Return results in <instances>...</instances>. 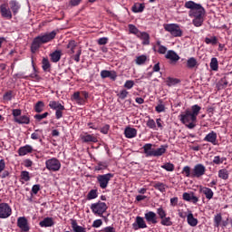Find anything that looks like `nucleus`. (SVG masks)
Wrapping results in <instances>:
<instances>
[{
	"instance_id": "f257e3e1",
	"label": "nucleus",
	"mask_w": 232,
	"mask_h": 232,
	"mask_svg": "<svg viewBox=\"0 0 232 232\" xmlns=\"http://www.w3.org/2000/svg\"><path fill=\"white\" fill-rule=\"evenodd\" d=\"M202 108L198 105H193L190 110H186L179 115V121L185 124L188 130H193L197 126V117L200 113Z\"/></svg>"
},
{
	"instance_id": "f03ea898",
	"label": "nucleus",
	"mask_w": 232,
	"mask_h": 232,
	"mask_svg": "<svg viewBox=\"0 0 232 232\" xmlns=\"http://www.w3.org/2000/svg\"><path fill=\"white\" fill-rule=\"evenodd\" d=\"M55 35H57V32L53 31L51 33L41 34L35 37L31 46L32 52H36L37 50H39V48H41V44L50 43V41H53V39H55Z\"/></svg>"
},
{
	"instance_id": "7ed1b4c3",
	"label": "nucleus",
	"mask_w": 232,
	"mask_h": 232,
	"mask_svg": "<svg viewBox=\"0 0 232 232\" xmlns=\"http://www.w3.org/2000/svg\"><path fill=\"white\" fill-rule=\"evenodd\" d=\"M185 8L189 10V17H204L206 15V10L200 4H197L193 1H188L185 3Z\"/></svg>"
},
{
	"instance_id": "20e7f679",
	"label": "nucleus",
	"mask_w": 232,
	"mask_h": 232,
	"mask_svg": "<svg viewBox=\"0 0 232 232\" xmlns=\"http://www.w3.org/2000/svg\"><path fill=\"white\" fill-rule=\"evenodd\" d=\"M168 150V146L161 145L159 149H153V144L147 143L143 146V153L146 157H162L166 150Z\"/></svg>"
},
{
	"instance_id": "39448f33",
	"label": "nucleus",
	"mask_w": 232,
	"mask_h": 232,
	"mask_svg": "<svg viewBox=\"0 0 232 232\" xmlns=\"http://www.w3.org/2000/svg\"><path fill=\"white\" fill-rule=\"evenodd\" d=\"M67 53H69V55H72L71 58H72L73 61H75L76 63H79V61H81V53H82V50H81V48L77 50L76 41L71 40L67 44ZM75 50H77L76 53Z\"/></svg>"
},
{
	"instance_id": "423d86ee",
	"label": "nucleus",
	"mask_w": 232,
	"mask_h": 232,
	"mask_svg": "<svg viewBox=\"0 0 232 232\" xmlns=\"http://www.w3.org/2000/svg\"><path fill=\"white\" fill-rule=\"evenodd\" d=\"M91 210L96 217L104 218V212L108 210V205L105 202L98 201L91 205Z\"/></svg>"
},
{
	"instance_id": "0eeeda50",
	"label": "nucleus",
	"mask_w": 232,
	"mask_h": 232,
	"mask_svg": "<svg viewBox=\"0 0 232 232\" xmlns=\"http://www.w3.org/2000/svg\"><path fill=\"white\" fill-rule=\"evenodd\" d=\"M166 32L170 33L172 37H182V29L177 24H166L164 25Z\"/></svg>"
},
{
	"instance_id": "6e6552de",
	"label": "nucleus",
	"mask_w": 232,
	"mask_h": 232,
	"mask_svg": "<svg viewBox=\"0 0 232 232\" xmlns=\"http://www.w3.org/2000/svg\"><path fill=\"white\" fill-rule=\"evenodd\" d=\"M112 177H113V174L111 173L98 175L96 179L100 188L102 189H106Z\"/></svg>"
},
{
	"instance_id": "1a4fd4ad",
	"label": "nucleus",
	"mask_w": 232,
	"mask_h": 232,
	"mask_svg": "<svg viewBox=\"0 0 232 232\" xmlns=\"http://www.w3.org/2000/svg\"><path fill=\"white\" fill-rule=\"evenodd\" d=\"M45 168L49 171H59L61 169V161L56 158H52L45 161Z\"/></svg>"
},
{
	"instance_id": "9d476101",
	"label": "nucleus",
	"mask_w": 232,
	"mask_h": 232,
	"mask_svg": "<svg viewBox=\"0 0 232 232\" xmlns=\"http://www.w3.org/2000/svg\"><path fill=\"white\" fill-rule=\"evenodd\" d=\"M12 217V207L8 203H0V218Z\"/></svg>"
},
{
	"instance_id": "9b49d317",
	"label": "nucleus",
	"mask_w": 232,
	"mask_h": 232,
	"mask_svg": "<svg viewBox=\"0 0 232 232\" xmlns=\"http://www.w3.org/2000/svg\"><path fill=\"white\" fill-rule=\"evenodd\" d=\"M203 175H206V167L202 164H197L192 169L191 177L200 179Z\"/></svg>"
},
{
	"instance_id": "f8f14e48",
	"label": "nucleus",
	"mask_w": 232,
	"mask_h": 232,
	"mask_svg": "<svg viewBox=\"0 0 232 232\" xmlns=\"http://www.w3.org/2000/svg\"><path fill=\"white\" fill-rule=\"evenodd\" d=\"M146 227H148V225L146 224L144 218L140 216L136 217L135 221L132 224V228L137 231L138 229H146Z\"/></svg>"
},
{
	"instance_id": "ddd939ff",
	"label": "nucleus",
	"mask_w": 232,
	"mask_h": 232,
	"mask_svg": "<svg viewBox=\"0 0 232 232\" xmlns=\"http://www.w3.org/2000/svg\"><path fill=\"white\" fill-rule=\"evenodd\" d=\"M218 135L215 131H210L208 134H207L203 140L205 142H210L213 146H218V140H217Z\"/></svg>"
},
{
	"instance_id": "4468645a",
	"label": "nucleus",
	"mask_w": 232,
	"mask_h": 232,
	"mask_svg": "<svg viewBox=\"0 0 232 232\" xmlns=\"http://www.w3.org/2000/svg\"><path fill=\"white\" fill-rule=\"evenodd\" d=\"M17 226L21 228V231L27 232L30 231V227L28 226V220L24 217L18 218Z\"/></svg>"
},
{
	"instance_id": "2eb2a0df",
	"label": "nucleus",
	"mask_w": 232,
	"mask_h": 232,
	"mask_svg": "<svg viewBox=\"0 0 232 232\" xmlns=\"http://www.w3.org/2000/svg\"><path fill=\"white\" fill-rule=\"evenodd\" d=\"M102 79H111V81H115L117 79V72L115 71H108L103 70L101 72Z\"/></svg>"
},
{
	"instance_id": "dca6fc26",
	"label": "nucleus",
	"mask_w": 232,
	"mask_h": 232,
	"mask_svg": "<svg viewBox=\"0 0 232 232\" xmlns=\"http://www.w3.org/2000/svg\"><path fill=\"white\" fill-rule=\"evenodd\" d=\"M144 218L148 224H157V214L153 211H148L144 214Z\"/></svg>"
},
{
	"instance_id": "f3484780",
	"label": "nucleus",
	"mask_w": 232,
	"mask_h": 232,
	"mask_svg": "<svg viewBox=\"0 0 232 232\" xmlns=\"http://www.w3.org/2000/svg\"><path fill=\"white\" fill-rule=\"evenodd\" d=\"M0 12L2 17H5V19H12V11L5 4L0 5Z\"/></svg>"
},
{
	"instance_id": "a211bd4d",
	"label": "nucleus",
	"mask_w": 232,
	"mask_h": 232,
	"mask_svg": "<svg viewBox=\"0 0 232 232\" xmlns=\"http://www.w3.org/2000/svg\"><path fill=\"white\" fill-rule=\"evenodd\" d=\"M199 193H203L208 200H211V198H213V196L215 195L211 188L203 186H199Z\"/></svg>"
},
{
	"instance_id": "6ab92c4d",
	"label": "nucleus",
	"mask_w": 232,
	"mask_h": 232,
	"mask_svg": "<svg viewBox=\"0 0 232 232\" xmlns=\"http://www.w3.org/2000/svg\"><path fill=\"white\" fill-rule=\"evenodd\" d=\"M183 200H186V202H192L193 204H197V202H198V198H197L193 192H184Z\"/></svg>"
},
{
	"instance_id": "aec40b11",
	"label": "nucleus",
	"mask_w": 232,
	"mask_h": 232,
	"mask_svg": "<svg viewBox=\"0 0 232 232\" xmlns=\"http://www.w3.org/2000/svg\"><path fill=\"white\" fill-rule=\"evenodd\" d=\"M124 135L127 139H135L137 137V129L127 127L124 130Z\"/></svg>"
},
{
	"instance_id": "412c9836",
	"label": "nucleus",
	"mask_w": 232,
	"mask_h": 232,
	"mask_svg": "<svg viewBox=\"0 0 232 232\" xmlns=\"http://www.w3.org/2000/svg\"><path fill=\"white\" fill-rule=\"evenodd\" d=\"M165 57L166 59H169V61H170L171 63H177L180 59V56H179V54H177L175 51L171 50L167 52Z\"/></svg>"
},
{
	"instance_id": "4be33fe9",
	"label": "nucleus",
	"mask_w": 232,
	"mask_h": 232,
	"mask_svg": "<svg viewBox=\"0 0 232 232\" xmlns=\"http://www.w3.org/2000/svg\"><path fill=\"white\" fill-rule=\"evenodd\" d=\"M32 151H34V148L30 145H25L19 148L18 155L19 157H24V155H28V153H32Z\"/></svg>"
},
{
	"instance_id": "5701e85b",
	"label": "nucleus",
	"mask_w": 232,
	"mask_h": 232,
	"mask_svg": "<svg viewBox=\"0 0 232 232\" xmlns=\"http://www.w3.org/2000/svg\"><path fill=\"white\" fill-rule=\"evenodd\" d=\"M71 101H74L77 104L82 105L86 102L84 98L81 97V93L79 92H76L72 94L71 97Z\"/></svg>"
},
{
	"instance_id": "b1692460",
	"label": "nucleus",
	"mask_w": 232,
	"mask_h": 232,
	"mask_svg": "<svg viewBox=\"0 0 232 232\" xmlns=\"http://www.w3.org/2000/svg\"><path fill=\"white\" fill-rule=\"evenodd\" d=\"M54 224L53 218H45L39 223L41 227H52Z\"/></svg>"
},
{
	"instance_id": "393cba45",
	"label": "nucleus",
	"mask_w": 232,
	"mask_h": 232,
	"mask_svg": "<svg viewBox=\"0 0 232 232\" xmlns=\"http://www.w3.org/2000/svg\"><path fill=\"white\" fill-rule=\"evenodd\" d=\"M187 222L191 227H195L198 224V219L195 218L193 213L189 212L187 216Z\"/></svg>"
},
{
	"instance_id": "a878e982",
	"label": "nucleus",
	"mask_w": 232,
	"mask_h": 232,
	"mask_svg": "<svg viewBox=\"0 0 232 232\" xmlns=\"http://www.w3.org/2000/svg\"><path fill=\"white\" fill-rule=\"evenodd\" d=\"M139 39H141L142 44L148 45L150 44V34L146 32H140L138 34Z\"/></svg>"
},
{
	"instance_id": "bb28decb",
	"label": "nucleus",
	"mask_w": 232,
	"mask_h": 232,
	"mask_svg": "<svg viewBox=\"0 0 232 232\" xmlns=\"http://www.w3.org/2000/svg\"><path fill=\"white\" fill-rule=\"evenodd\" d=\"M49 107L51 110H64V105L61 104V102H56V101H51L49 102Z\"/></svg>"
},
{
	"instance_id": "cd10ccee",
	"label": "nucleus",
	"mask_w": 232,
	"mask_h": 232,
	"mask_svg": "<svg viewBox=\"0 0 232 232\" xmlns=\"http://www.w3.org/2000/svg\"><path fill=\"white\" fill-rule=\"evenodd\" d=\"M61 55H63V52L56 50L53 53H51V61L53 63H59L61 61Z\"/></svg>"
},
{
	"instance_id": "c85d7f7f",
	"label": "nucleus",
	"mask_w": 232,
	"mask_h": 232,
	"mask_svg": "<svg viewBox=\"0 0 232 232\" xmlns=\"http://www.w3.org/2000/svg\"><path fill=\"white\" fill-rule=\"evenodd\" d=\"M83 142H98L97 137L92 134H85L82 136Z\"/></svg>"
},
{
	"instance_id": "c756f323",
	"label": "nucleus",
	"mask_w": 232,
	"mask_h": 232,
	"mask_svg": "<svg viewBox=\"0 0 232 232\" xmlns=\"http://www.w3.org/2000/svg\"><path fill=\"white\" fill-rule=\"evenodd\" d=\"M9 5L14 14H17L19 12V8H21V5H19V2H17L16 0H11L9 2Z\"/></svg>"
},
{
	"instance_id": "7c9ffc66",
	"label": "nucleus",
	"mask_w": 232,
	"mask_h": 232,
	"mask_svg": "<svg viewBox=\"0 0 232 232\" xmlns=\"http://www.w3.org/2000/svg\"><path fill=\"white\" fill-rule=\"evenodd\" d=\"M218 177L222 180H227L229 179V170L227 169H221L218 170Z\"/></svg>"
},
{
	"instance_id": "2f4dec72",
	"label": "nucleus",
	"mask_w": 232,
	"mask_h": 232,
	"mask_svg": "<svg viewBox=\"0 0 232 232\" xmlns=\"http://www.w3.org/2000/svg\"><path fill=\"white\" fill-rule=\"evenodd\" d=\"M14 122H17V124H30V117L26 115L20 116L15 119Z\"/></svg>"
},
{
	"instance_id": "473e14b6",
	"label": "nucleus",
	"mask_w": 232,
	"mask_h": 232,
	"mask_svg": "<svg viewBox=\"0 0 232 232\" xmlns=\"http://www.w3.org/2000/svg\"><path fill=\"white\" fill-rule=\"evenodd\" d=\"M192 24H193L194 26H196L197 28L200 27V25L204 24V16H196V17H193Z\"/></svg>"
},
{
	"instance_id": "72a5a7b5",
	"label": "nucleus",
	"mask_w": 232,
	"mask_h": 232,
	"mask_svg": "<svg viewBox=\"0 0 232 232\" xmlns=\"http://www.w3.org/2000/svg\"><path fill=\"white\" fill-rule=\"evenodd\" d=\"M106 168H108V163L106 161H99L94 167V169L95 171H102V169H106Z\"/></svg>"
},
{
	"instance_id": "f704fd0d",
	"label": "nucleus",
	"mask_w": 232,
	"mask_h": 232,
	"mask_svg": "<svg viewBox=\"0 0 232 232\" xmlns=\"http://www.w3.org/2000/svg\"><path fill=\"white\" fill-rule=\"evenodd\" d=\"M72 227L74 232H86V228H84L81 226H78L77 221H75V220L72 221Z\"/></svg>"
},
{
	"instance_id": "c9c22d12",
	"label": "nucleus",
	"mask_w": 232,
	"mask_h": 232,
	"mask_svg": "<svg viewBox=\"0 0 232 232\" xmlns=\"http://www.w3.org/2000/svg\"><path fill=\"white\" fill-rule=\"evenodd\" d=\"M132 12H134V14H139L140 12H144V4H135L132 6Z\"/></svg>"
},
{
	"instance_id": "e433bc0d",
	"label": "nucleus",
	"mask_w": 232,
	"mask_h": 232,
	"mask_svg": "<svg viewBox=\"0 0 232 232\" xmlns=\"http://www.w3.org/2000/svg\"><path fill=\"white\" fill-rule=\"evenodd\" d=\"M210 70L213 72H218V60L217 58H211Z\"/></svg>"
},
{
	"instance_id": "4c0bfd02",
	"label": "nucleus",
	"mask_w": 232,
	"mask_h": 232,
	"mask_svg": "<svg viewBox=\"0 0 232 232\" xmlns=\"http://www.w3.org/2000/svg\"><path fill=\"white\" fill-rule=\"evenodd\" d=\"M155 189H158V191H160V193H164L166 191V184L161 183V182H157L154 184Z\"/></svg>"
},
{
	"instance_id": "58836bf2",
	"label": "nucleus",
	"mask_w": 232,
	"mask_h": 232,
	"mask_svg": "<svg viewBox=\"0 0 232 232\" xmlns=\"http://www.w3.org/2000/svg\"><path fill=\"white\" fill-rule=\"evenodd\" d=\"M197 64H198V63L197 62V59H195V57H190L187 61V66L188 68H195Z\"/></svg>"
},
{
	"instance_id": "ea45409f",
	"label": "nucleus",
	"mask_w": 232,
	"mask_h": 232,
	"mask_svg": "<svg viewBox=\"0 0 232 232\" xmlns=\"http://www.w3.org/2000/svg\"><path fill=\"white\" fill-rule=\"evenodd\" d=\"M146 61H148V56L142 54L136 58V64L140 66V65L144 64V63H146Z\"/></svg>"
},
{
	"instance_id": "a19ab883",
	"label": "nucleus",
	"mask_w": 232,
	"mask_h": 232,
	"mask_svg": "<svg viewBox=\"0 0 232 232\" xmlns=\"http://www.w3.org/2000/svg\"><path fill=\"white\" fill-rule=\"evenodd\" d=\"M34 110L37 113H41V111H43V110H44V102H38L35 106H34Z\"/></svg>"
},
{
	"instance_id": "79ce46f5",
	"label": "nucleus",
	"mask_w": 232,
	"mask_h": 232,
	"mask_svg": "<svg viewBox=\"0 0 232 232\" xmlns=\"http://www.w3.org/2000/svg\"><path fill=\"white\" fill-rule=\"evenodd\" d=\"M160 224H161V226H167V227L173 226V222L171 221V218H169V217L163 218L161 219Z\"/></svg>"
},
{
	"instance_id": "37998d69",
	"label": "nucleus",
	"mask_w": 232,
	"mask_h": 232,
	"mask_svg": "<svg viewBox=\"0 0 232 232\" xmlns=\"http://www.w3.org/2000/svg\"><path fill=\"white\" fill-rule=\"evenodd\" d=\"M129 32L130 34H133L134 35H137V37H139V34H140V31H139L137 29V26H135L133 24H129Z\"/></svg>"
},
{
	"instance_id": "c03bdc74",
	"label": "nucleus",
	"mask_w": 232,
	"mask_h": 232,
	"mask_svg": "<svg viewBox=\"0 0 232 232\" xmlns=\"http://www.w3.org/2000/svg\"><path fill=\"white\" fill-rule=\"evenodd\" d=\"M97 197H98L97 189H92L91 191H89L87 195V199L93 200V198H97Z\"/></svg>"
},
{
	"instance_id": "a18cd8bd",
	"label": "nucleus",
	"mask_w": 232,
	"mask_h": 232,
	"mask_svg": "<svg viewBox=\"0 0 232 232\" xmlns=\"http://www.w3.org/2000/svg\"><path fill=\"white\" fill-rule=\"evenodd\" d=\"M20 177L24 182H28L30 180V172L24 170L21 172Z\"/></svg>"
},
{
	"instance_id": "49530a36",
	"label": "nucleus",
	"mask_w": 232,
	"mask_h": 232,
	"mask_svg": "<svg viewBox=\"0 0 232 232\" xmlns=\"http://www.w3.org/2000/svg\"><path fill=\"white\" fill-rule=\"evenodd\" d=\"M214 224L216 227H219V226L222 224V215L218 214L215 216Z\"/></svg>"
},
{
	"instance_id": "de8ad7c7",
	"label": "nucleus",
	"mask_w": 232,
	"mask_h": 232,
	"mask_svg": "<svg viewBox=\"0 0 232 232\" xmlns=\"http://www.w3.org/2000/svg\"><path fill=\"white\" fill-rule=\"evenodd\" d=\"M42 68H43L44 72H47L48 70H50V61H48V59H46V58L43 59Z\"/></svg>"
},
{
	"instance_id": "09e8293b",
	"label": "nucleus",
	"mask_w": 232,
	"mask_h": 232,
	"mask_svg": "<svg viewBox=\"0 0 232 232\" xmlns=\"http://www.w3.org/2000/svg\"><path fill=\"white\" fill-rule=\"evenodd\" d=\"M162 169H166V171H173L175 169V165L173 163H165L161 165Z\"/></svg>"
},
{
	"instance_id": "8fccbe9b",
	"label": "nucleus",
	"mask_w": 232,
	"mask_h": 232,
	"mask_svg": "<svg viewBox=\"0 0 232 232\" xmlns=\"http://www.w3.org/2000/svg\"><path fill=\"white\" fill-rule=\"evenodd\" d=\"M179 79H175V78H168L166 81V84L168 86H175V84H179Z\"/></svg>"
},
{
	"instance_id": "3c124183",
	"label": "nucleus",
	"mask_w": 232,
	"mask_h": 232,
	"mask_svg": "<svg viewBox=\"0 0 232 232\" xmlns=\"http://www.w3.org/2000/svg\"><path fill=\"white\" fill-rule=\"evenodd\" d=\"M147 126L150 130H157V123H155V120H153V119H149L148 120Z\"/></svg>"
},
{
	"instance_id": "603ef678",
	"label": "nucleus",
	"mask_w": 232,
	"mask_h": 232,
	"mask_svg": "<svg viewBox=\"0 0 232 232\" xmlns=\"http://www.w3.org/2000/svg\"><path fill=\"white\" fill-rule=\"evenodd\" d=\"M205 43L207 44H217L218 40H217V36H211L209 38H205Z\"/></svg>"
},
{
	"instance_id": "864d4df0",
	"label": "nucleus",
	"mask_w": 232,
	"mask_h": 232,
	"mask_svg": "<svg viewBox=\"0 0 232 232\" xmlns=\"http://www.w3.org/2000/svg\"><path fill=\"white\" fill-rule=\"evenodd\" d=\"M21 113H22L21 109H14L12 111V115L14 117V121H15L16 119H19L21 117Z\"/></svg>"
},
{
	"instance_id": "5fc2aeb1",
	"label": "nucleus",
	"mask_w": 232,
	"mask_h": 232,
	"mask_svg": "<svg viewBox=\"0 0 232 232\" xmlns=\"http://www.w3.org/2000/svg\"><path fill=\"white\" fill-rule=\"evenodd\" d=\"M155 110L158 113H162V111H166V106H164L162 102H160V103L155 107Z\"/></svg>"
},
{
	"instance_id": "6e6d98bb",
	"label": "nucleus",
	"mask_w": 232,
	"mask_h": 232,
	"mask_svg": "<svg viewBox=\"0 0 232 232\" xmlns=\"http://www.w3.org/2000/svg\"><path fill=\"white\" fill-rule=\"evenodd\" d=\"M226 160L225 157L220 158V156H215L213 160L214 164H224V161Z\"/></svg>"
},
{
	"instance_id": "4d7b16f0",
	"label": "nucleus",
	"mask_w": 232,
	"mask_h": 232,
	"mask_svg": "<svg viewBox=\"0 0 232 232\" xmlns=\"http://www.w3.org/2000/svg\"><path fill=\"white\" fill-rule=\"evenodd\" d=\"M182 174L185 175V177H191V168H189V166L184 167Z\"/></svg>"
},
{
	"instance_id": "13d9d810",
	"label": "nucleus",
	"mask_w": 232,
	"mask_h": 232,
	"mask_svg": "<svg viewBox=\"0 0 232 232\" xmlns=\"http://www.w3.org/2000/svg\"><path fill=\"white\" fill-rule=\"evenodd\" d=\"M133 86H135V82H133L131 80H128L124 83V88H126L127 90H131V88H133Z\"/></svg>"
},
{
	"instance_id": "bf43d9fd",
	"label": "nucleus",
	"mask_w": 232,
	"mask_h": 232,
	"mask_svg": "<svg viewBox=\"0 0 232 232\" xmlns=\"http://www.w3.org/2000/svg\"><path fill=\"white\" fill-rule=\"evenodd\" d=\"M12 97H14V92L9 91L4 94V101H12Z\"/></svg>"
},
{
	"instance_id": "052dcab7",
	"label": "nucleus",
	"mask_w": 232,
	"mask_h": 232,
	"mask_svg": "<svg viewBox=\"0 0 232 232\" xmlns=\"http://www.w3.org/2000/svg\"><path fill=\"white\" fill-rule=\"evenodd\" d=\"M157 214L159 215L160 218H166V211L162 208H159L157 209Z\"/></svg>"
},
{
	"instance_id": "680f3d73",
	"label": "nucleus",
	"mask_w": 232,
	"mask_h": 232,
	"mask_svg": "<svg viewBox=\"0 0 232 232\" xmlns=\"http://www.w3.org/2000/svg\"><path fill=\"white\" fill-rule=\"evenodd\" d=\"M128 91L126 90H121L120 92V93L118 94L119 99H121V101H124V99H126V97H128Z\"/></svg>"
},
{
	"instance_id": "e2e57ef3",
	"label": "nucleus",
	"mask_w": 232,
	"mask_h": 232,
	"mask_svg": "<svg viewBox=\"0 0 232 232\" xmlns=\"http://www.w3.org/2000/svg\"><path fill=\"white\" fill-rule=\"evenodd\" d=\"M47 117H48V112L34 115V119H36V121H43V119H46Z\"/></svg>"
},
{
	"instance_id": "0e129e2a",
	"label": "nucleus",
	"mask_w": 232,
	"mask_h": 232,
	"mask_svg": "<svg viewBox=\"0 0 232 232\" xmlns=\"http://www.w3.org/2000/svg\"><path fill=\"white\" fill-rule=\"evenodd\" d=\"M40 189H41V185H34L32 188V193H34V195H37Z\"/></svg>"
},
{
	"instance_id": "69168bd1",
	"label": "nucleus",
	"mask_w": 232,
	"mask_h": 232,
	"mask_svg": "<svg viewBox=\"0 0 232 232\" xmlns=\"http://www.w3.org/2000/svg\"><path fill=\"white\" fill-rule=\"evenodd\" d=\"M102 226V219H96L92 223V227H101Z\"/></svg>"
},
{
	"instance_id": "338daca9",
	"label": "nucleus",
	"mask_w": 232,
	"mask_h": 232,
	"mask_svg": "<svg viewBox=\"0 0 232 232\" xmlns=\"http://www.w3.org/2000/svg\"><path fill=\"white\" fill-rule=\"evenodd\" d=\"M157 52H158V53L164 54V53H166V52H168V48H166V46H164V45H160Z\"/></svg>"
},
{
	"instance_id": "774afa93",
	"label": "nucleus",
	"mask_w": 232,
	"mask_h": 232,
	"mask_svg": "<svg viewBox=\"0 0 232 232\" xmlns=\"http://www.w3.org/2000/svg\"><path fill=\"white\" fill-rule=\"evenodd\" d=\"M102 232H116V230L113 227H106L102 230Z\"/></svg>"
}]
</instances>
